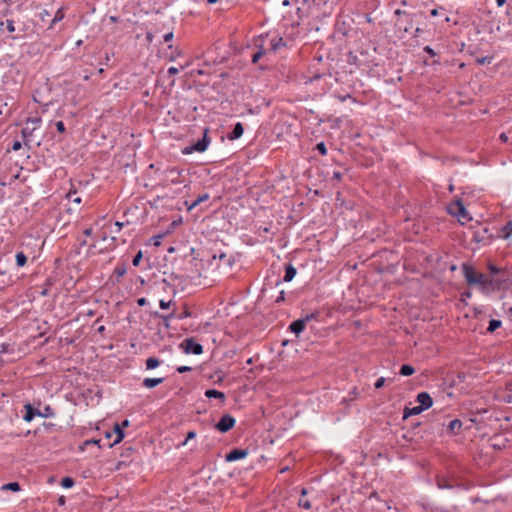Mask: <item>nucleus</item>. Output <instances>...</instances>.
I'll return each mask as SVG.
<instances>
[{
  "label": "nucleus",
  "instance_id": "obj_32",
  "mask_svg": "<svg viewBox=\"0 0 512 512\" xmlns=\"http://www.w3.org/2000/svg\"><path fill=\"white\" fill-rule=\"evenodd\" d=\"M501 324H502V322L500 320L491 319L489 321L487 332L493 333L494 331H496L501 326Z\"/></svg>",
  "mask_w": 512,
  "mask_h": 512
},
{
  "label": "nucleus",
  "instance_id": "obj_41",
  "mask_svg": "<svg viewBox=\"0 0 512 512\" xmlns=\"http://www.w3.org/2000/svg\"><path fill=\"white\" fill-rule=\"evenodd\" d=\"M488 270L490 271L492 276L496 275V274L504 273L501 268H498L497 266H495L494 264H491V263L488 264Z\"/></svg>",
  "mask_w": 512,
  "mask_h": 512
},
{
  "label": "nucleus",
  "instance_id": "obj_50",
  "mask_svg": "<svg viewBox=\"0 0 512 512\" xmlns=\"http://www.w3.org/2000/svg\"><path fill=\"white\" fill-rule=\"evenodd\" d=\"M384 383H385V378L384 377H380L376 380L375 384H374V387L376 389H380L384 386Z\"/></svg>",
  "mask_w": 512,
  "mask_h": 512
},
{
  "label": "nucleus",
  "instance_id": "obj_61",
  "mask_svg": "<svg viewBox=\"0 0 512 512\" xmlns=\"http://www.w3.org/2000/svg\"><path fill=\"white\" fill-rule=\"evenodd\" d=\"M163 39L165 42H169L173 39V33L172 32H169V33H166L164 36H163Z\"/></svg>",
  "mask_w": 512,
  "mask_h": 512
},
{
  "label": "nucleus",
  "instance_id": "obj_3",
  "mask_svg": "<svg viewBox=\"0 0 512 512\" xmlns=\"http://www.w3.org/2000/svg\"><path fill=\"white\" fill-rule=\"evenodd\" d=\"M208 133V129L205 128L204 129V135H203V138L198 140L196 143L190 145V146H187L185 147L183 150H182V153L183 154H190V153H193V152H204L206 151V149L208 148L209 144H210V138L208 137L207 135Z\"/></svg>",
  "mask_w": 512,
  "mask_h": 512
},
{
  "label": "nucleus",
  "instance_id": "obj_1",
  "mask_svg": "<svg viewBox=\"0 0 512 512\" xmlns=\"http://www.w3.org/2000/svg\"><path fill=\"white\" fill-rule=\"evenodd\" d=\"M461 269L466 282L471 286H477L482 292L500 289L503 282L506 281V279L503 278L487 276L477 272L475 268L468 263L462 264Z\"/></svg>",
  "mask_w": 512,
  "mask_h": 512
},
{
  "label": "nucleus",
  "instance_id": "obj_51",
  "mask_svg": "<svg viewBox=\"0 0 512 512\" xmlns=\"http://www.w3.org/2000/svg\"><path fill=\"white\" fill-rule=\"evenodd\" d=\"M263 54H264V51H263V50H260V51H258V52H256V53H254V54H253V56H252V62H253V63H257V62H258V60L261 58V56H262Z\"/></svg>",
  "mask_w": 512,
  "mask_h": 512
},
{
  "label": "nucleus",
  "instance_id": "obj_38",
  "mask_svg": "<svg viewBox=\"0 0 512 512\" xmlns=\"http://www.w3.org/2000/svg\"><path fill=\"white\" fill-rule=\"evenodd\" d=\"M75 482L71 477H64L61 481V485L63 488H72Z\"/></svg>",
  "mask_w": 512,
  "mask_h": 512
},
{
  "label": "nucleus",
  "instance_id": "obj_24",
  "mask_svg": "<svg viewBox=\"0 0 512 512\" xmlns=\"http://www.w3.org/2000/svg\"><path fill=\"white\" fill-rule=\"evenodd\" d=\"M423 411L424 410L419 405L414 406L412 408L406 407L403 412V418L406 419L411 415H418V414L422 413Z\"/></svg>",
  "mask_w": 512,
  "mask_h": 512
},
{
  "label": "nucleus",
  "instance_id": "obj_49",
  "mask_svg": "<svg viewBox=\"0 0 512 512\" xmlns=\"http://www.w3.org/2000/svg\"><path fill=\"white\" fill-rule=\"evenodd\" d=\"M423 51L426 52L431 57H436L437 56V52L432 47H430V46H425L423 48Z\"/></svg>",
  "mask_w": 512,
  "mask_h": 512
},
{
  "label": "nucleus",
  "instance_id": "obj_12",
  "mask_svg": "<svg viewBox=\"0 0 512 512\" xmlns=\"http://www.w3.org/2000/svg\"><path fill=\"white\" fill-rule=\"evenodd\" d=\"M244 133L243 124L241 122H237L232 131L227 134V139L229 141H234L239 139Z\"/></svg>",
  "mask_w": 512,
  "mask_h": 512
},
{
  "label": "nucleus",
  "instance_id": "obj_30",
  "mask_svg": "<svg viewBox=\"0 0 512 512\" xmlns=\"http://www.w3.org/2000/svg\"><path fill=\"white\" fill-rule=\"evenodd\" d=\"M101 440L100 439H89V440H85L80 446H79V450L80 451H84L85 448L89 445H97L99 448H101V444H100Z\"/></svg>",
  "mask_w": 512,
  "mask_h": 512
},
{
  "label": "nucleus",
  "instance_id": "obj_15",
  "mask_svg": "<svg viewBox=\"0 0 512 512\" xmlns=\"http://www.w3.org/2000/svg\"><path fill=\"white\" fill-rule=\"evenodd\" d=\"M154 316L156 318H159L162 320L163 324L166 326V327H169V323L172 319L176 318L177 319V315H176V312L175 310H173L172 312L168 313V314H160L158 312H155L154 313Z\"/></svg>",
  "mask_w": 512,
  "mask_h": 512
},
{
  "label": "nucleus",
  "instance_id": "obj_10",
  "mask_svg": "<svg viewBox=\"0 0 512 512\" xmlns=\"http://www.w3.org/2000/svg\"><path fill=\"white\" fill-rule=\"evenodd\" d=\"M248 451L246 449L235 448L226 454L225 459L227 462H233L246 458Z\"/></svg>",
  "mask_w": 512,
  "mask_h": 512
},
{
  "label": "nucleus",
  "instance_id": "obj_35",
  "mask_svg": "<svg viewBox=\"0 0 512 512\" xmlns=\"http://www.w3.org/2000/svg\"><path fill=\"white\" fill-rule=\"evenodd\" d=\"M2 489L11 490V491H19L20 485L18 482H10V483L3 485Z\"/></svg>",
  "mask_w": 512,
  "mask_h": 512
},
{
  "label": "nucleus",
  "instance_id": "obj_5",
  "mask_svg": "<svg viewBox=\"0 0 512 512\" xmlns=\"http://www.w3.org/2000/svg\"><path fill=\"white\" fill-rule=\"evenodd\" d=\"M315 318L316 315L314 313L307 314L304 318L293 321L289 325V330L298 336L304 331L306 324Z\"/></svg>",
  "mask_w": 512,
  "mask_h": 512
},
{
  "label": "nucleus",
  "instance_id": "obj_19",
  "mask_svg": "<svg viewBox=\"0 0 512 512\" xmlns=\"http://www.w3.org/2000/svg\"><path fill=\"white\" fill-rule=\"evenodd\" d=\"M296 268L292 264H287L285 267V275L283 280L285 282H290L296 275Z\"/></svg>",
  "mask_w": 512,
  "mask_h": 512
},
{
  "label": "nucleus",
  "instance_id": "obj_39",
  "mask_svg": "<svg viewBox=\"0 0 512 512\" xmlns=\"http://www.w3.org/2000/svg\"><path fill=\"white\" fill-rule=\"evenodd\" d=\"M298 506L303 509H307V510L312 507L311 502L308 499H304V498L299 499Z\"/></svg>",
  "mask_w": 512,
  "mask_h": 512
},
{
  "label": "nucleus",
  "instance_id": "obj_58",
  "mask_svg": "<svg viewBox=\"0 0 512 512\" xmlns=\"http://www.w3.org/2000/svg\"><path fill=\"white\" fill-rule=\"evenodd\" d=\"M167 73L169 75H176L179 73V69L177 67L172 66L168 69Z\"/></svg>",
  "mask_w": 512,
  "mask_h": 512
},
{
  "label": "nucleus",
  "instance_id": "obj_37",
  "mask_svg": "<svg viewBox=\"0 0 512 512\" xmlns=\"http://www.w3.org/2000/svg\"><path fill=\"white\" fill-rule=\"evenodd\" d=\"M340 102H344L348 99H350L353 103H357V100L356 98H354L350 93H346V94H343V95H336L335 96Z\"/></svg>",
  "mask_w": 512,
  "mask_h": 512
},
{
  "label": "nucleus",
  "instance_id": "obj_25",
  "mask_svg": "<svg viewBox=\"0 0 512 512\" xmlns=\"http://www.w3.org/2000/svg\"><path fill=\"white\" fill-rule=\"evenodd\" d=\"M394 14L396 16H400V17L404 18V21L409 22V24L413 23L414 15L411 13H408L405 10L397 9V10H395Z\"/></svg>",
  "mask_w": 512,
  "mask_h": 512
},
{
  "label": "nucleus",
  "instance_id": "obj_28",
  "mask_svg": "<svg viewBox=\"0 0 512 512\" xmlns=\"http://www.w3.org/2000/svg\"><path fill=\"white\" fill-rule=\"evenodd\" d=\"M284 46H286V43L284 42L282 37L274 38L271 41V49L273 51H277L278 49H280L281 47H284Z\"/></svg>",
  "mask_w": 512,
  "mask_h": 512
},
{
  "label": "nucleus",
  "instance_id": "obj_13",
  "mask_svg": "<svg viewBox=\"0 0 512 512\" xmlns=\"http://www.w3.org/2000/svg\"><path fill=\"white\" fill-rule=\"evenodd\" d=\"M112 431H113V434H114L116 437H115V439L113 440V442H112V443H109V444H108V447H109V448H111V447H113L114 445H116V444L120 443V442L123 440L124 436H125L124 430L122 429V427H121L118 423H116V424L114 425V428H113V430H112Z\"/></svg>",
  "mask_w": 512,
  "mask_h": 512
},
{
  "label": "nucleus",
  "instance_id": "obj_53",
  "mask_svg": "<svg viewBox=\"0 0 512 512\" xmlns=\"http://www.w3.org/2000/svg\"><path fill=\"white\" fill-rule=\"evenodd\" d=\"M491 61H492V57H490V56H485V57H482V58H480V59H477V62H478L479 64H486V63H487V64H490V63H491Z\"/></svg>",
  "mask_w": 512,
  "mask_h": 512
},
{
  "label": "nucleus",
  "instance_id": "obj_36",
  "mask_svg": "<svg viewBox=\"0 0 512 512\" xmlns=\"http://www.w3.org/2000/svg\"><path fill=\"white\" fill-rule=\"evenodd\" d=\"M67 198L72 201L73 203L80 204L81 203V197L77 196L76 191H69L67 194Z\"/></svg>",
  "mask_w": 512,
  "mask_h": 512
},
{
  "label": "nucleus",
  "instance_id": "obj_34",
  "mask_svg": "<svg viewBox=\"0 0 512 512\" xmlns=\"http://www.w3.org/2000/svg\"><path fill=\"white\" fill-rule=\"evenodd\" d=\"M3 25H6V29H7V31L9 33L15 32V23H14L13 20L7 19L5 22L1 21L0 22V27L3 26Z\"/></svg>",
  "mask_w": 512,
  "mask_h": 512
},
{
  "label": "nucleus",
  "instance_id": "obj_31",
  "mask_svg": "<svg viewBox=\"0 0 512 512\" xmlns=\"http://www.w3.org/2000/svg\"><path fill=\"white\" fill-rule=\"evenodd\" d=\"M160 365V360L155 357H150L146 360V368L148 370L155 369Z\"/></svg>",
  "mask_w": 512,
  "mask_h": 512
},
{
  "label": "nucleus",
  "instance_id": "obj_42",
  "mask_svg": "<svg viewBox=\"0 0 512 512\" xmlns=\"http://www.w3.org/2000/svg\"><path fill=\"white\" fill-rule=\"evenodd\" d=\"M176 315H177V319L183 320L185 318L191 317V311L189 308H185L183 312L178 313V314L176 313Z\"/></svg>",
  "mask_w": 512,
  "mask_h": 512
},
{
  "label": "nucleus",
  "instance_id": "obj_62",
  "mask_svg": "<svg viewBox=\"0 0 512 512\" xmlns=\"http://www.w3.org/2000/svg\"><path fill=\"white\" fill-rule=\"evenodd\" d=\"M423 32V29L417 27L415 30H414V37H418L421 35V33Z\"/></svg>",
  "mask_w": 512,
  "mask_h": 512
},
{
  "label": "nucleus",
  "instance_id": "obj_45",
  "mask_svg": "<svg viewBox=\"0 0 512 512\" xmlns=\"http://www.w3.org/2000/svg\"><path fill=\"white\" fill-rule=\"evenodd\" d=\"M163 237H164L163 234H159V235L153 236L151 238V241H152L153 245L154 246H160L161 245V240H162Z\"/></svg>",
  "mask_w": 512,
  "mask_h": 512
},
{
  "label": "nucleus",
  "instance_id": "obj_27",
  "mask_svg": "<svg viewBox=\"0 0 512 512\" xmlns=\"http://www.w3.org/2000/svg\"><path fill=\"white\" fill-rule=\"evenodd\" d=\"M414 372V367L409 364H403L399 371L400 375L402 376H411L412 374H414Z\"/></svg>",
  "mask_w": 512,
  "mask_h": 512
},
{
  "label": "nucleus",
  "instance_id": "obj_64",
  "mask_svg": "<svg viewBox=\"0 0 512 512\" xmlns=\"http://www.w3.org/2000/svg\"><path fill=\"white\" fill-rule=\"evenodd\" d=\"M499 139L502 142H507L508 141V136L505 133H501L500 136H499Z\"/></svg>",
  "mask_w": 512,
  "mask_h": 512
},
{
  "label": "nucleus",
  "instance_id": "obj_57",
  "mask_svg": "<svg viewBox=\"0 0 512 512\" xmlns=\"http://www.w3.org/2000/svg\"><path fill=\"white\" fill-rule=\"evenodd\" d=\"M284 300H285V292L282 290L279 292V295L276 298L275 302L280 303V302H283Z\"/></svg>",
  "mask_w": 512,
  "mask_h": 512
},
{
  "label": "nucleus",
  "instance_id": "obj_16",
  "mask_svg": "<svg viewBox=\"0 0 512 512\" xmlns=\"http://www.w3.org/2000/svg\"><path fill=\"white\" fill-rule=\"evenodd\" d=\"M64 17H65V8L64 7L58 8L56 13H55V15H54V17H53V19L50 22V25L48 26V29H53L54 26L58 22H60V21H62L64 19Z\"/></svg>",
  "mask_w": 512,
  "mask_h": 512
},
{
  "label": "nucleus",
  "instance_id": "obj_6",
  "mask_svg": "<svg viewBox=\"0 0 512 512\" xmlns=\"http://www.w3.org/2000/svg\"><path fill=\"white\" fill-rule=\"evenodd\" d=\"M182 172L183 170H180L176 167H170V168H167L165 171H164V181H166L167 183L169 184H180L182 181H181V176H182Z\"/></svg>",
  "mask_w": 512,
  "mask_h": 512
},
{
  "label": "nucleus",
  "instance_id": "obj_29",
  "mask_svg": "<svg viewBox=\"0 0 512 512\" xmlns=\"http://www.w3.org/2000/svg\"><path fill=\"white\" fill-rule=\"evenodd\" d=\"M15 258H16V265L18 267H23L26 265L27 256L24 254V252H22V251L17 252Z\"/></svg>",
  "mask_w": 512,
  "mask_h": 512
},
{
  "label": "nucleus",
  "instance_id": "obj_7",
  "mask_svg": "<svg viewBox=\"0 0 512 512\" xmlns=\"http://www.w3.org/2000/svg\"><path fill=\"white\" fill-rule=\"evenodd\" d=\"M236 420L230 414L223 415L219 422L215 425V428L221 433H226L235 426Z\"/></svg>",
  "mask_w": 512,
  "mask_h": 512
},
{
  "label": "nucleus",
  "instance_id": "obj_20",
  "mask_svg": "<svg viewBox=\"0 0 512 512\" xmlns=\"http://www.w3.org/2000/svg\"><path fill=\"white\" fill-rule=\"evenodd\" d=\"M205 396L209 399L216 398L224 402L225 400V394L221 391H218L216 389H208L205 391Z\"/></svg>",
  "mask_w": 512,
  "mask_h": 512
},
{
  "label": "nucleus",
  "instance_id": "obj_47",
  "mask_svg": "<svg viewBox=\"0 0 512 512\" xmlns=\"http://www.w3.org/2000/svg\"><path fill=\"white\" fill-rule=\"evenodd\" d=\"M51 15V13L47 10V9H43L42 11H40L38 13V18L41 20V21H45L47 17H49Z\"/></svg>",
  "mask_w": 512,
  "mask_h": 512
},
{
  "label": "nucleus",
  "instance_id": "obj_43",
  "mask_svg": "<svg viewBox=\"0 0 512 512\" xmlns=\"http://www.w3.org/2000/svg\"><path fill=\"white\" fill-rule=\"evenodd\" d=\"M315 149L321 154L326 155L327 154V148L324 142H320L316 145Z\"/></svg>",
  "mask_w": 512,
  "mask_h": 512
},
{
  "label": "nucleus",
  "instance_id": "obj_56",
  "mask_svg": "<svg viewBox=\"0 0 512 512\" xmlns=\"http://www.w3.org/2000/svg\"><path fill=\"white\" fill-rule=\"evenodd\" d=\"M21 147H22V143L20 141H14L12 144L13 151H18L21 149Z\"/></svg>",
  "mask_w": 512,
  "mask_h": 512
},
{
  "label": "nucleus",
  "instance_id": "obj_33",
  "mask_svg": "<svg viewBox=\"0 0 512 512\" xmlns=\"http://www.w3.org/2000/svg\"><path fill=\"white\" fill-rule=\"evenodd\" d=\"M397 26L399 27V29H402L404 32L407 33L412 28L413 23L409 24V22L404 21V18H401L398 20Z\"/></svg>",
  "mask_w": 512,
  "mask_h": 512
},
{
  "label": "nucleus",
  "instance_id": "obj_26",
  "mask_svg": "<svg viewBox=\"0 0 512 512\" xmlns=\"http://www.w3.org/2000/svg\"><path fill=\"white\" fill-rule=\"evenodd\" d=\"M210 196L208 193L202 194L199 197H197L189 206L188 210H192L196 206H198L200 203L205 202L209 200Z\"/></svg>",
  "mask_w": 512,
  "mask_h": 512
},
{
  "label": "nucleus",
  "instance_id": "obj_2",
  "mask_svg": "<svg viewBox=\"0 0 512 512\" xmlns=\"http://www.w3.org/2000/svg\"><path fill=\"white\" fill-rule=\"evenodd\" d=\"M42 119L41 117H28L25 121V127L22 129L21 134L26 142L30 141L33 136V132L38 129L41 125Z\"/></svg>",
  "mask_w": 512,
  "mask_h": 512
},
{
  "label": "nucleus",
  "instance_id": "obj_18",
  "mask_svg": "<svg viewBox=\"0 0 512 512\" xmlns=\"http://www.w3.org/2000/svg\"><path fill=\"white\" fill-rule=\"evenodd\" d=\"M512 235V221L507 222L499 231V237L508 239Z\"/></svg>",
  "mask_w": 512,
  "mask_h": 512
},
{
  "label": "nucleus",
  "instance_id": "obj_8",
  "mask_svg": "<svg viewBox=\"0 0 512 512\" xmlns=\"http://www.w3.org/2000/svg\"><path fill=\"white\" fill-rule=\"evenodd\" d=\"M450 213L457 216L460 221L471 220V217H469V214L461 201H456L453 204V206L450 208Z\"/></svg>",
  "mask_w": 512,
  "mask_h": 512
},
{
  "label": "nucleus",
  "instance_id": "obj_44",
  "mask_svg": "<svg viewBox=\"0 0 512 512\" xmlns=\"http://www.w3.org/2000/svg\"><path fill=\"white\" fill-rule=\"evenodd\" d=\"M437 486L439 489H450L452 485H450L446 480L440 479L437 481Z\"/></svg>",
  "mask_w": 512,
  "mask_h": 512
},
{
  "label": "nucleus",
  "instance_id": "obj_4",
  "mask_svg": "<svg viewBox=\"0 0 512 512\" xmlns=\"http://www.w3.org/2000/svg\"><path fill=\"white\" fill-rule=\"evenodd\" d=\"M180 348L185 354L200 355L203 353V346L192 337L184 339L180 344Z\"/></svg>",
  "mask_w": 512,
  "mask_h": 512
},
{
  "label": "nucleus",
  "instance_id": "obj_55",
  "mask_svg": "<svg viewBox=\"0 0 512 512\" xmlns=\"http://www.w3.org/2000/svg\"><path fill=\"white\" fill-rule=\"evenodd\" d=\"M191 369H192V368H191V367H189V366H179V367H177V368H176V371H177L178 373L182 374V373H185V372L191 371Z\"/></svg>",
  "mask_w": 512,
  "mask_h": 512
},
{
  "label": "nucleus",
  "instance_id": "obj_22",
  "mask_svg": "<svg viewBox=\"0 0 512 512\" xmlns=\"http://www.w3.org/2000/svg\"><path fill=\"white\" fill-rule=\"evenodd\" d=\"M505 441L506 440L500 436H494L490 439V446L494 449L500 450L505 447Z\"/></svg>",
  "mask_w": 512,
  "mask_h": 512
},
{
  "label": "nucleus",
  "instance_id": "obj_46",
  "mask_svg": "<svg viewBox=\"0 0 512 512\" xmlns=\"http://www.w3.org/2000/svg\"><path fill=\"white\" fill-rule=\"evenodd\" d=\"M143 257L142 251H139L132 259L133 266H138Z\"/></svg>",
  "mask_w": 512,
  "mask_h": 512
},
{
  "label": "nucleus",
  "instance_id": "obj_54",
  "mask_svg": "<svg viewBox=\"0 0 512 512\" xmlns=\"http://www.w3.org/2000/svg\"><path fill=\"white\" fill-rule=\"evenodd\" d=\"M56 129L59 133L65 132V125H64L63 121L56 122Z\"/></svg>",
  "mask_w": 512,
  "mask_h": 512
},
{
  "label": "nucleus",
  "instance_id": "obj_48",
  "mask_svg": "<svg viewBox=\"0 0 512 512\" xmlns=\"http://www.w3.org/2000/svg\"><path fill=\"white\" fill-rule=\"evenodd\" d=\"M173 301L172 300H169V301H165L163 299H161L159 301V306L161 309H168L170 308V306L172 305Z\"/></svg>",
  "mask_w": 512,
  "mask_h": 512
},
{
  "label": "nucleus",
  "instance_id": "obj_52",
  "mask_svg": "<svg viewBox=\"0 0 512 512\" xmlns=\"http://www.w3.org/2000/svg\"><path fill=\"white\" fill-rule=\"evenodd\" d=\"M195 437H196V432H195V431H189V432L187 433L186 439L184 440V442L182 443V445H186V444H187V442H188L189 440H191V439H193V438H195Z\"/></svg>",
  "mask_w": 512,
  "mask_h": 512
},
{
  "label": "nucleus",
  "instance_id": "obj_17",
  "mask_svg": "<svg viewBox=\"0 0 512 512\" xmlns=\"http://www.w3.org/2000/svg\"><path fill=\"white\" fill-rule=\"evenodd\" d=\"M462 421L459 419H453L449 422L447 430L452 434H458L462 429Z\"/></svg>",
  "mask_w": 512,
  "mask_h": 512
},
{
  "label": "nucleus",
  "instance_id": "obj_14",
  "mask_svg": "<svg viewBox=\"0 0 512 512\" xmlns=\"http://www.w3.org/2000/svg\"><path fill=\"white\" fill-rule=\"evenodd\" d=\"M25 414L23 416L24 421L31 422L35 416H37L38 409H35L30 403L24 405Z\"/></svg>",
  "mask_w": 512,
  "mask_h": 512
},
{
  "label": "nucleus",
  "instance_id": "obj_40",
  "mask_svg": "<svg viewBox=\"0 0 512 512\" xmlns=\"http://www.w3.org/2000/svg\"><path fill=\"white\" fill-rule=\"evenodd\" d=\"M114 273L117 277H122L126 273V267L124 265H117L114 269Z\"/></svg>",
  "mask_w": 512,
  "mask_h": 512
},
{
  "label": "nucleus",
  "instance_id": "obj_9",
  "mask_svg": "<svg viewBox=\"0 0 512 512\" xmlns=\"http://www.w3.org/2000/svg\"><path fill=\"white\" fill-rule=\"evenodd\" d=\"M473 240L482 245H488L492 240V234L487 228H481L473 233Z\"/></svg>",
  "mask_w": 512,
  "mask_h": 512
},
{
  "label": "nucleus",
  "instance_id": "obj_59",
  "mask_svg": "<svg viewBox=\"0 0 512 512\" xmlns=\"http://www.w3.org/2000/svg\"><path fill=\"white\" fill-rule=\"evenodd\" d=\"M332 179L340 181L342 179V173L340 171H334L332 175Z\"/></svg>",
  "mask_w": 512,
  "mask_h": 512
},
{
  "label": "nucleus",
  "instance_id": "obj_60",
  "mask_svg": "<svg viewBox=\"0 0 512 512\" xmlns=\"http://www.w3.org/2000/svg\"><path fill=\"white\" fill-rule=\"evenodd\" d=\"M137 304L139 306H145L147 304V299L145 297H141L137 299Z\"/></svg>",
  "mask_w": 512,
  "mask_h": 512
},
{
  "label": "nucleus",
  "instance_id": "obj_21",
  "mask_svg": "<svg viewBox=\"0 0 512 512\" xmlns=\"http://www.w3.org/2000/svg\"><path fill=\"white\" fill-rule=\"evenodd\" d=\"M164 381V378H145L143 380V386L146 388H154L161 384Z\"/></svg>",
  "mask_w": 512,
  "mask_h": 512
},
{
  "label": "nucleus",
  "instance_id": "obj_23",
  "mask_svg": "<svg viewBox=\"0 0 512 512\" xmlns=\"http://www.w3.org/2000/svg\"><path fill=\"white\" fill-rule=\"evenodd\" d=\"M37 416L43 418H52L55 416V411L50 405H46L43 410L37 411Z\"/></svg>",
  "mask_w": 512,
  "mask_h": 512
},
{
  "label": "nucleus",
  "instance_id": "obj_11",
  "mask_svg": "<svg viewBox=\"0 0 512 512\" xmlns=\"http://www.w3.org/2000/svg\"><path fill=\"white\" fill-rule=\"evenodd\" d=\"M416 400L423 410H427L433 405V399L428 392H420Z\"/></svg>",
  "mask_w": 512,
  "mask_h": 512
},
{
  "label": "nucleus",
  "instance_id": "obj_63",
  "mask_svg": "<svg viewBox=\"0 0 512 512\" xmlns=\"http://www.w3.org/2000/svg\"><path fill=\"white\" fill-rule=\"evenodd\" d=\"M322 77L321 74H314L311 78H310V81L313 82V81H316V80H319L320 78Z\"/></svg>",
  "mask_w": 512,
  "mask_h": 512
}]
</instances>
